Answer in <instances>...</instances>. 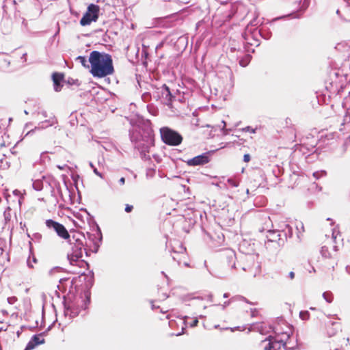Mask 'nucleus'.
Segmentation results:
<instances>
[{
  "label": "nucleus",
  "instance_id": "obj_1",
  "mask_svg": "<svg viewBox=\"0 0 350 350\" xmlns=\"http://www.w3.org/2000/svg\"><path fill=\"white\" fill-rule=\"evenodd\" d=\"M129 137L134 148L140 154L142 159L150 160V148L154 146V135L149 126L135 125L129 131Z\"/></svg>",
  "mask_w": 350,
  "mask_h": 350
},
{
  "label": "nucleus",
  "instance_id": "obj_2",
  "mask_svg": "<svg viewBox=\"0 0 350 350\" xmlns=\"http://www.w3.org/2000/svg\"><path fill=\"white\" fill-rule=\"evenodd\" d=\"M90 73L94 77L103 78L114 72L111 56L105 53L93 51L89 57Z\"/></svg>",
  "mask_w": 350,
  "mask_h": 350
},
{
  "label": "nucleus",
  "instance_id": "obj_3",
  "mask_svg": "<svg viewBox=\"0 0 350 350\" xmlns=\"http://www.w3.org/2000/svg\"><path fill=\"white\" fill-rule=\"evenodd\" d=\"M67 242L72 246L71 252L68 254V259L70 265H77L80 267L88 264L84 260L81 258L83 257V252L88 255L86 249L84 247L86 239L85 235L79 232H73L72 235L69 234V239H66Z\"/></svg>",
  "mask_w": 350,
  "mask_h": 350
},
{
  "label": "nucleus",
  "instance_id": "obj_4",
  "mask_svg": "<svg viewBox=\"0 0 350 350\" xmlns=\"http://www.w3.org/2000/svg\"><path fill=\"white\" fill-rule=\"evenodd\" d=\"M87 307L86 301L81 297H74L68 295L64 299V313L66 317H68L69 320L77 317L81 309L85 310Z\"/></svg>",
  "mask_w": 350,
  "mask_h": 350
},
{
  "label": "nucleus",
  "instance_id": "obj_5",
  "mask_svg": "<svg viewBox=\"0 0 350 350\" xmlns=\"http://www.w3.org/2000/svg\"><path fill=\"white\" fill-rule=\"evenodd\" d=\"M238 265L252 277H256L260 272L258 256L256 254H244L240 256Z\"/></svg>",
  "mask_w": 350,
  "mask_h": 350
},
{
  "label": "nucleus",
  "instance_id": "obj_6",
  "mask_svg": "<svg viewBox=\"0 0 350 350\" xmlns=\"http://www.w3.org/2000/svg\"><path fill=\"white\" fill-rule=\"evenodd\" d=\"M329 82L326 88L332 94H339L345 88L347 81L344 75L334 71L330 74Z\"/></svg>",
  "mask_w": 350,
  "mask_h": 350
},
{
  "label": "nucleus",
  "instance_id": "obj_7",
  "mask_svg": "<svg viewBox=\"0 0 350 350\" xmlns=\"http://www.w3.org/2000/svg\"><path fill=\"white\" fill-rule=\"evenodd\" d=\"M161 137L163 143L169 146H178L181 144L183 137L177 131L168 127L160 129Z\"/></svg>",
  "mask_w": 350,
  "mask_h": 350
},
{
  "label": "nucleus",
  "instance_id": "obj_8",
  "mask_svg": "<svg viewBox=\"0 0 350 350\" xmlns=\"http://www.w3.org/2000/svg\"><path fill=\"white\" fill-rule=\"evenodd\" d=\"M266 237L267 241L265 242V245L267 247L273 246L275 249H278L285 243V239L283 237L279 225L277 229L267 230Z\"/></svg>",
  "mask_w": 350,
  "mask_h": 350
},
{
  "label": "nucleus",
  "instance_id": "obj_9",
  "mask_svg": "<svg viewBox=\"0 0 350 350\" xmlns=\"http://www.w3.org/2000/svg\"><path fill=\"white\" fill-rule=\"evenodd\" d=\"M100 7L96 4H90L88 5L87 11L80 20L81 26L90 25L92 22H96L99 16Z\"/></svg>",
  "mask_w": 350,
  "mask_h": 350
},
{
  "label": "nucleus",
  "instance_id": "obj_10",
  "mask_svg": "<svg viewBox=\"0 0 350 350\" xmlns=\"http://www.w3.org/2000/svg\"><path fill=\"white\" fill-rule=\"evenodd\" d=\"M274 336H269L265 340H262L260 345L268 341V343L264 347V350H280L283 348V341L280 334L273 330Z\"/></svg>",
  "mask_w": 350,
  "mask_h": 350
},
{
  "label": "nucleus",
  "instance_id": "obj_11",
  "mask_svg": "<svg viewBox=\"0 0 350 350\" xmlns=\"http://www.w3.org/2000/svg\"><path fill=\"white\" fill-rule=\"evenodd\" d=\"M283 342L284 350H300L297 338L293 336L292 332H281L280 333Z\"/></svg>",
  "mask_w": 350,
  "mask_h": 350
},
{
  "label": "nucleus",
  "instance_id": "obj_12",
  "mask_svg": "<svg viewBox=\"0 0 350 350\" xmlns=\"http://www.w3.org/2000/svg\"><path fill=\"white\" fill-rule=\"evenodd\" d=\"M46 226L49 229L53 230L59 237L66 240L69 239V233L66 228L62 224L55 221L51 219H46L45 221Z\"/></svg>",
  "mask_w": 350,
  "mask_h": 350
},
{
  "label": "nucleus",
  "instance_id": "obj_13",
  "mask_svg": "<svg viewBox=\"0 0 350 350\" xmlns=\"http://www.w3.org/2000/svg\"><path fill=\"white\" fill-rule=\"evenodd\" d=\"M153 96L157 99H159L163 104L166 105H170L174 98L166 85H163L160 88H158L153 94Z\"/></svg>",
  "mask_w": 350,
  "mask_h": 350
},
{
  "label": "nucleus",
  "instance_id": "obj_14",
  "mask_svg": "<svg viewBox=\"0 0 350 350\" xmlns=\"http://www.w3.org/2000/svg\"><path fill=\"white\" fill-rule=\"evenodd\" d=\"M210 161L209 152H205L188 159L186 163L189 166L203 165Z\"/></svg>",
  "mask_w": 350,
  "mask_h": 350
},
{
  "label": "nucleus",
  "instance_id": "obj_15",
  "mask_svg": "<svg viewBox=\"0 0 350 350\" xmlns=\"http://www.w3.org/2000/svg\"><path fill=\"white\" fill-rule=\"evenodd\" d=\"M55 123H57V120H56L55 118L51 117L48 120H46L44 121H41L40 122H39L38 125L37 126H36L34 128V129H31L27 133V135L30 134L31 133H33L34 130H37V129L40 130V129H46V128H48L49 126L54 125Z\"/></svg>",
  "mask_w": 350,
  "mask_h": 350
},
{
  "label": "nucleus",
  "instance_id": "obj_16",
  "mask_svg": "<svg viewBox=\"0 0 350 350\" xmlns=\"http://www.w3.org/2000/svg\"><path fill=\"white\" fill-rule=\"evenodd\" d=\"M44 339L42 338L40 335H33L31 340L27 343L24 350H32L37 345L44 344Z\"/></svg>",
  "mask_w": 350,
  "mask_h": 350
},
{
  "label": "nucleus",
  "instance_id": "obj_17",
  "mask_svg": "<svg viewBox=\"0 0 350 350\" xmlns=\"http://www.w3.org/2000/svg\"><path fill=\"white\" fill-rule=\"evenodd\" d=\"M225 256L226 258V262L228 265L232 269H237V265L235 262L236 260V254L232 250H227L225 253Z\"/></svg>",
  "mask_w": 350,
  "mask_h": 350
},
{
  "label": "nucleus",
  "instance_id": "obj_18",
  "mask_svg": "<svg viewBox=\"0 0 350 350\" xmlns=\"http://www.w3.org/2000/svg\"><path fill=\"white\" fill-rule=\"evenodd\" d=\"M53 81V86L55 92H59L62 89V85L61 81L63 80L64 76L62 74L55 72L52 75Z\"/></svg>",
  "mask_w": 350,
  "mask_h": 350
},
{
  "label": "nucleus",
  "instance_id": "obj_19",
  "mask_svg": "<svg viewBox=\"0 0 350 350\" xmlns=\"http://www.w3.org/2000/svg\"><path fill=\"white\" fill-rule=\"evenodd\" d=\"M279 226L280 230L283 234V237L285 239L286 241L288 237H291L293 236V228L288 224L286 223L280 224Z\"/></svg>",
  "mask_w": 350,
  "mask_h": 350
},
{
  "label": "nucleus",
  "instance_id": "obj_20",
  "mask_svg": "<svg viewBox=\"0 0 350 350\" xmlns=\"http://www.w3.org/2000/svg\"><path fill=\"white\" fill-rule=\"evenodd\" d=\"M252 329L258 332L261 334H266L269 332L267 325L264 323H258L254 324L252 325Z\"/></svg>",
  "mask_w": 350,
  "mask_h": 350
},
{
  "label": "nucleus",
  "instance_id": "obj_21",
  "mask_svg": "<svg viewBox=\"0 0 350 350\" xmlns=\"http://www.w3.org/2000/svg\"><path fill=\"white\" fill-rule=\"evenodd\" d=\"M10 64V60L8 57L4 55H0V69L6 71Z\"/></svg>",
  "mask_w": 350,
  "mask_h": 350
},
{
  "label": "nucleus",
  "instance_id": "obj_22",
  "mask_svg": "<svg viewBox=\"0 0 350 350\" xmlns=\"http://www.w3.org/2000/svg\"><path fill=\"white\" fill-rule=\"evenodd\" d=\"M235 300L243 301H245V302H246V303H247L249 304H253V303H252L250 301H248L245 297H244L243 296H237L236 297H232L228 301H225L221 305L222 309L224 310L227 306H228L232 301H234Z\"/></svg>",
  "mask_w": 350,
  "mask_h": 350
},
{
  "label": "nucleus",
  "instance_id": "obj_23",
  "mask_svg": "<svg viewBox=\"0 0 350 350\" xmlns=\"http://www.w3.org/2000/svg\"><path fill=\"white\" fill-rule=\"evenodd\" d=\"M172 251L174 253L184 254L186 251V248L184 247L183 245H182V243H180L179 241H174Z\"/></svg>",
  "mask_w": 350,
  "mask_h": 350
},
{
  "label": "nucleus",
  "instance_id": "obj_24",
  "mask_svg": "<svg viewBox=\"0 0 350 350\" xmlns=\"http://www.w3.org/2000/svg\"><path fill=\"white\" fill-rule=\"evenodd\" d=\"M97 235L99 237L98 238H96L95 234H88V238L90 239H92V241H93V243H94V245L95 247V252L97 251V250L99 247V243L102 239V236H101V233H100V230L97 232Z\"/></svg>",
  "mask_w": 350,
  "mask_h": 350
},
{
  "label": "nucleus",
  "instance_id": "obj_25",
  "mask_svg": "<svg viewBox=\"0 0 350 350\" xmlns=\"http://www.w3.org/2000/svg\"><path fill=\"white\" fill-rule=\"evenodd\" d=\"M327 327H329V326H335L336 327H335L334 329H329V327H327V334L329 337L335 335V334L336 333L337 330L339 329L340 326H339V323H337V322H334V321H329L327 323Z\"/></svg>",
  "mask_w": 350,
  "mask_h": 350
},
{
  "label": "nucleus",
  "instance_id": "obj_26",
  "mask_svg": "<svg viewBox=\"0 0 350 350\" xmlns=\"http://www.w3.org/2000/svg\"><path fill=\"white\" fill-rule=\"evenodd\" d=\"M10 167V162L5 154L0 153V169L5 170Z\"/></svg>",
  "mask_w": 350,
  "mask_h": 350
},
{
  "label": "nucleus",
  "instance_id": "obj_27",
  "mask_svg": "<svg viewBox=\"0 0 350 350\" xmlns=\"http://www.w3.org/2000/svg\"><path fill=\"white\" fill-rule=\"evenodd\" d=\"M76 61L79 62L84 68H89V60L88 61L84 56H78L75 59Z\"/></svg>",
  "mask_w": 350,
  "mask_h": 350
},
{
  "label": "nucleus",
  "instance_id": "obj_28",
  "mask_svg": "<svg viewBox=\"0 0 350 350\" xmlns=\"http://www.w3.org/2000/svg\"><path fill=\"white\" fill-rule=\"evenodd\" d=\"M32 186L35 190L41 191L43 189V182L40 179L35 180Z\"/></svg>",
  "mask_w": 350,
  "mask_h": 350
},
{
  "label": "nucleus",
  "instance_id": "obj_29",
  "mask_svg": "<svg viewBox=\"0 0 350 350\" xmlns=\"http://www.w3.org/2000/svg\"><path fill=\"white\" fill-rule=\"evenodd\" d=\"M323 297L327 303H332L334 299L333 294L330 291L324 292Z\"/></svg>",
  "mask_w": 350,
  "mask_h": 350
},
{
  "label": "nucleus",
  "instance_id": "obj_30",
  "mask_svg": "<svg viewBox=\"0 0 350 350\" xmlns=\"http://www.w3.org/2000/svg\"><path fill=\"white\" fill-rule=\"evenodd\" d=\"M250 59H251L250 55H245L243 58L240 59L239 64L243 67H245L248 65L249 62H250Z\"/></svg>",
  "mask_w": 350,
  "mask_h": 350
},
{
  "label": "nucleus",
  "instance_id": "obj_31",
  "mask_svg": "<svg viewBox=\"0 0 350 350\" xmlns=\"http://www.w3.org/2000/svg\"><path fill=\"white\" fill-rule=\"evenodd\" d=\"M227 184L231 187H237L239 185V181L234 178H228L227 180Z\"/></svg>",
  "mask_w": 350,
  "mask_h": 350
},
{
  "label": "nucleus",
  "instance_id": "obj_32",
  "mask_svg": "<svg viewBox=\"0 0 350 350\" xmlns=\"http://www.w3.org/2000/svg\"><path fill=\"white\" fill-rule=\"evenodd\" d=\"M321 255L325 258H330L331 254L328 250V247L326 246H323L321 250Z\"/></svg>",
  "mask_w": 350,
  "mask_h": 350
},
{
  "label": "nucleus",
  "instance_id": "obj_33",
  "mask_svg": "<svg viewBox=\"0 0 350 350\" xmlns=\"http://www.w3.org/2000/svg\"><path fill=\"white\" fill-rule=\"evenodd\" d=\"M299 317L302 320H308L310 318V313L308 312V311H301L299 312Z\"/></svg>",
  "mask_w": 350,
  "mask_h": 350
},
{
  "label": "nucleus",
  "instance_id": "obj_34",
  "mask_svg": "<svg viewBox=\"0 0 350 350\" xmlns=\"http://www.w3.org/2000/svg\"><path fill=\"white\" fill-rule=\"evenodd\" d=\"M241 131H244V132H250L251 133H255L256 129H253L252 127L247 126L246 127L241 129Z\"/></svg>",
  "mask_w": 350,
  "mask_h": 350
},
{
  "label": "nucleus",
  "instance_id": "obj_35",
  "mask_svg": "<svg viewBox=\"0 0 350 350\" xmlns=\"http://www.w3.org/2000/svg\"><path fill=\"white\" fill-rule=\"evenodd\" d=\"M56 191H57V194H58V196H59V199H60L62 201L65 202V199H64V195H63V193H62V190H61V188H60L59 185H58V186L56 187Z\"/></svg>",
  "mask_w": 350,
  "mask_h": 350
},
{
  "label": "nucleus",
  "instance_id": "obj_36",
  "mask_svg": "<svg viewBox=\"0 0 350 350\" xmlns=\"http://www.w3.org/2000/svg\"><path fill=\"white\" fill-rule=\"evenodd\" d=\"M313 176L316 178V179H319L320 178V176H325V172H315L312 174Z\"/></svg>",
  "mask_w": 350,
  "mask_h": 350
},
{
  "label": "nucleus",
  "instance_id": "obj_37",
  "mask_svg": "<svg viewBox=\"0 0 350 350\" xmlns=\"http://www.w3.org/2000/svg\"><path fill=\"white\" fill-rule=\"evenodd\" d=\"M13 194L16 196H19V199H18V203L21 204V200L23 198V196H21V191L16 189L14 191H13Z\"/></svg>",
  "mask_w": 350,
  "mask_h": 350
},
{
  "label": "nucleus",
  "instance_id": "obj_38",
  "mask_svg": "<svg viewBox=\"0 0 350 350\" xmlns=\"http://www.w3.org/2000/svg\"><path fill=\"white\" fill-rule=\"evenodd\" d=\"M90 166L93 169L94 172L100 177H102V174L97 170L92 162H90Z\"/></svg>",
  "mask_w": 350,
  "mask_h": 350
},
{
  "label": "nucleus",
  "instance_id": "obj_39",
  "mask_svg": "<svg viewBox=\"0 0 350 350\" xmlns=\"http://www.w3.org/2000/svg\"><path fill=\"white\" fill-rule=\"evenodd\" d=\"M295 272L291 271L288 273V275L286 276V278L291 280H293L295 278Z\"/></svg>",
  "mask_w": 350,
  "mask_h": 350
},
{
  "label": "nucleus",
  "instance_id": "obj_40",
  "mask_svg": "<svg viewBox=\"0 0 350 350\" xmlns=\"http://www.w3.org/2000/svg\"><path fill=\"white\" fill-rule=\"evenodd\" d=\"M17 301V298L16 297H10L8 298V302L10 304H14Z\"/></svg>",
  "mask_w": 350,
  "mask_h": 350
},
{
  "label": "nucleus",
  "instance_id": "obj_41",
  "mask_svg": "<svg viewBox=\"0 0 350 350\" xmlns=\"http://www.w3.org/2000/svg\"><path fill=\"white\" fill-rule=\"evenodd\" d=\"M280 172V169L279 168L278 166H275L274 167V169H273V173L274 174V175L278 177V174Z\"/></svg>",
  "mask_w": 350,
  "mask_h": 350
},
{
  "label": "nucleus",
  "instance_id": "obj_42",
  "mask_svg": "<svg viewBox=\"0 0 350 350\" xmlns=\"http://www.w3.org/2000/svg\"><path fill=\"white\" fill-rule=\"evenodd\" d=\"M133 208V206L132 205L126 204L124 210L126 213H130L132 211Z\"/></svg>",
  "mask_w": 350,
  "mask_h": 350
},
{
  "label": "nucleus",
  "instance_id": "obj_43",
  "mask_svg": "<svg viewBox=\"0 0 350 350\" xmlns=\"http://www.w3.org/2000/svg\"><path fill=\"white\" fill-rule=\"evenodd\" d=\"M94 282V273L92 272H90V279L88 280L89 285L92 286Z\"/></svg>",
  "mask_w": 350,
  "mask_h": 350
},
{
  "label": "nucleus",
  "instance_id": "obj_44",
  "mask_svg": "<svg viewBox=\"0 0 350 350\" xmlns=\"http://www.w3.org/2000/svg\"><path fill=\"white\" fill-rule=\"evenodd\" d=\"M57 167L62 170H66V169L68 168V166L66 164H64L62 165H57Z\"/></svg>",
  "mask_w": 350,
  "mask_h": 350
},
{
  "label": "nucleus",
  "instance_id": "obj_45",
  "mask_svg": "<svg viewBox=\"0 0 350 350\" xmlns=\"http://www.w3.org/2000/svg\"><path fill=\"white\" fill-rule=\"evenodd\" d=\"M250 155L249 154H245L243 156V161L245 162H249L250 161Z\"/></svg>",
  "mask_w": 350,
  "mask_h": 350
},
{
  "label": "nucleus",
  "instance_id": "obj_46",
  "mask_svg": "<svg viewBox=\"0 0 350 350\" xmlns=\"http://www.w3.org/2000/svg\"><path fill=\"white\" fill-rule=\"evenodd\" d=\"M198 319H195L192 321V323L190 324V326H191V327H195V326H196V325H198Z\"/></svg>",
  "mask_w": 350,
  "mask_h": 350
},
{
  "label": "nucleus",
  "instance_id": "obj_47",
  "mask_svg": "<svg viewBox=\"0 0 350 350\" xmlns=\"http://www.w3.org/2000/svg\"><path fill=\"white\" fill-rule=\"evenodd\" d=\"M221 131H223V134L226 135L228 134L230 129H227L226 128H222Z\"/></svg>",
  "mask_w": 350,
  "mask_h": 350
},
{
  "label": "nucleus",
  "instance_id": "obj_48",
  "mask_svg": "<svg viewBox=\"0 0 350 350\" xmlns=\"http://www.w3.org/2000/svg\"><path fill=\"white\" fill-rule=\"evenodd\" d=\"M260 33L261 34V36H262L264 38H265V39H269V36H264V30H263V29H260Z\"/></svg>",
  "mask_w": 350,
  "mask_h": 350
},
{
  "label": "nucleus",
  "instance_id": "obj_49",
  "mask_svg": "<svg viewBox=\"0 0 350 350\" xmlns=\"http://www.w3.org/2000/svg\"><path fill=\"white\" fill-rule=\"evenodd\" d=\"M338 233V232H336L335 229L333 230V232H332V238L334 239H336V235Z\"/></svg>",
  "mask_w": 350,
  "mask_h": 350
},
{
  "label": "nucleus",
  "instance_id": "obj_50",
  "mask_svg": "<svg viewBox=\"0 0 350 350\" xmlns=\"http://www.w3.org/2000/svg\"><path fill=\"white\" fill-rule=\"evenodd\" d=\"M52 195L55 197L56 202L58 203L59 202V199L55 196V191L53 189L52 191Z\"/></svg>",
  "mask_w": 350,
  "mask_h": 350
},
{
  "label": "nucleus",
  "instance_id": "obj_51",
  "mask_svg": "<svg viewBox=\"0 0 350 350\" xmlns=\"http://www.w3.org/2000/svg\"><path fill=\"white\" fill-rule=\"evenodd\" d=\"M119 183L120 185H124V183H125V178L124 177H122L120 180H119Z\"/></svg>",
  "mask_w": 350,
  "mask_h": 350
},
{
  "label": "nucleus",
  "instance_id": "obj_52",
  "mask_svg": "<svg viewBox=\"0 0 350 350\" xmlns=\"http://www.w3.org/2000/svg\"><path fill=\"white\" fill-rule=\"evenodd\" d=\"M251 25L256 26L258 25V23H256V19L250 22Z\"/></svg>",
  "mask_w": 350,
  "mask_h": 350
},
{
  "label": "nucleus",
  "instance_id": "obj_53",
  "mask_svg": "<svg viewBox=\"0 0 350 350\" xmlns=\"http://www.w3.org/2000/svg\"><path fill=\"white\" fill-rule=\"evenodd\" d=\"M40 114L44 117V118H46L47 117V115H46V111H43L40 113Z\"/></svg>",
  "mask_w": 350,
  "mask_h": 350
},
{
  "label": "nucleus",
  "instance_id": "obj_54",
  "mask_svg": "<svg viewBox=\"0 0 350 350\" xmlns=\"http://www.w3.org/2000/svg\"><path fill=\"white\" fill-rule=\"evenodd\" d=\"M255 312H256V309H252L251 310V313H252V317L255 316Z\"/></svg>",
  "mask_w": 350,
  "mask_h": 350
},
{
  "label": "nucleus",
  "instance_id": "obj_55",
  "mask_svg": "<svg viewBox=\"0 0 350 350\" xmlns=\"http://www.w3.org/2000/svg\"><path fill=\"white\" fill-rule=\"evenodd\" d=\"M26 55H27V53H24V54H23V55H22V57H21V58H22L23 59H24V62H25V61H26Z\"/></svg>",
  "mask_w": 350,
  "mask_h": 350
},
{
  "label": "nucleus",
  "instance_id": "obj_56",
  "mask_svg": "<svg viewBox=\"0 0 350 350\" xmlns=\"http://www.w3.org/2000/svg\"><path fill=\"white\" fill-rule=\"evenodd\" d=\"M346 270H347V273L350 275V266H347L346 267Z\"/></svg>",
  "mask_w": 350,
  "mask_h": 350
},
{
  "label": "nucleus",
  "instance_id": "obj_57",
  "mask_svg": "<svg viewBox=\"0 0 350 350\" xmlns=\"http://www.w3.org/2000/svg\"><path fill=\"white\" fill-rule=\"evenodd\" d=\"M223 297H224V298H228V297H229V293H224V295H223Z\"/></svg>",
  "mask_w": 350,
  "mask_h": 350
},
{
  "label": "nucleus",
  "instance_id": "obj_58",
  "mask_svg": "<svg viewBox=\"0 0 350 350\" xmlns=\"http://www.w3.org/2000/svg\"><path fill=\"white\" fill-rule=\"evenodd\" d=\"M221 123H222V124H223V127H222V128H226V122L223 120V121L221 122Z\"/></svg>",
  "mask_w": 350,
  "mask_h": 350
},
{
  "label": "nucleus",
  "instance_id": "obj_59",
  "mask_svg": "<svg viewBox=\"0 0 350 350\" xmlns=\"http://www.w3.org/2000/svg\"><path fill=\"white\" fill-rule=\"evenodd\" d=\"M27 265L29 267H33V265L29 262V260H27Z\"/></svg>",
  "mask_w": 350,
  "mask_h": 350
},
{
  "label": "nucleus",
  "instance_id": "obj_60",
  "mask_svg": "<svg viewBox=\"0 0 350 350\" xmlns=\"http://www.w3.org/2000/svg\"><path fill=\"white\" fill-rule=\"evenodd\" d=\"M299 225H300L299 229H302L304 230V225H303V224L300 223Z\"/></svg>",
  "mask_w": 350,
  "mask_h": 350
},
{
  "label": "nucleus",
  "instance_id": "obj_61",
  "mask_svg": "<svg viewBox=\"0 0 350 350\" xmlns=\"http://www.w3.org/2000/svg\"><path fill=\"white\" fill-rule=\"evenodd\" d=\"M299 225H300L299 229H302L304 230V225H303V224L300 223Z\"/></svg>",
  "mask_w": 350,
  "mask_h": 350
},
{
  "label": "nucleus",
  "instance_id": "obj_62",
  "mask_svg": "<svg viewBox=\"0 0 350 350\" xmlns=\"http://www.w3.org/2000/svg\"><path fill=\"white\" fill-rule=\"evenodd\" d=\"M187 319V317H184V319H183V323L184 325H185V321H186V319Z\"/></svg>",
  "mask_w": 350,
  "mask_h": 350
},
{
  "label": "nucleus",
  "instance_id": "obj_63",
  "mask_svg": "<svg viewBox=\"0 0 350 350\" xmlns=\"http://www.w3.org/2000/svg\"><path fill=\"white\" fill-rule=\"evenodd\" d=\"M345 1H347L349 5H350V0H344Z\"/></svg>",
  "mask_w": 350,
  "mask_h": 350
},
{
  "label": "nucleus",
  "instance_id": "obj_64",
  "mask_svg": "<svg viewBox=\"0 0 350 350\" xmlns=\"http://www.w3.org/2000/svg\"><path fill=\"white\" fill-rule=\"evenodd\" d=\"M148 171L150 172L152 174L154 173V170H149Z\"/></svg>",
  "mask_w": 350,
  "mask_h": 350
}]
</instances>
